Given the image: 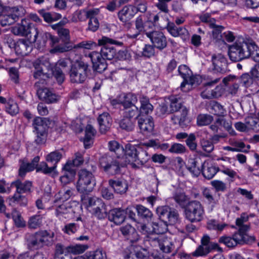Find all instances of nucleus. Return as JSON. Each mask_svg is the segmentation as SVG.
<instances>
[{
  "label": "nucleus",
  "instance_id": "obj_3",
  "mask_svg": "<svg viewBox=\"0 0 259 259\" xmlns=\"http://www.w3.org/2000/svg\"><path fill=\"white\" fill-rule=\"evenodd\" d=\"M146 241L153 247H159L163 253L167 254H160L159 259H170L168 254L176 249L175 240L164 234H148L146 236Z\"/></svg>",
  "mask_w": 259,
  "mask_h": 259
},
{
  "label": "nucleus",
  "instance_id": "obj_22",
  "mask_svg": "<svg viewBox=\"0 0 259 259\" xmlns=\"http://www.w3.org/2000/svg\"><path fill=\"white\" fill-rule=\"evenodd\" d=\"M97 120L102 133L107 132L110 128L112 123V117L107 112H103L99 114Z\"/></svg>",
  "mask_w": 259,
  "mask_h": 259
},
{
  "label": "nucleus",
  "instance_id": "obj_27",
  "mask_svg": "<svg viewBox=\"0 0 259 259\" xmlns=\"http://www.w3.org/2000/svg\"><path fill=\"white\" fill-rule=\"evenodd\" d=\"M39 159V156H36L33 158L31 162H23L20 167L19 175L23 178L26 172L31 171L35 169L36 170V167Z\"/></svg>",
  "mask_w": 259,
  "mask_h": 259
},
{
  "label": "nucleus",
  "instance_id": "obj_33",
  "mask_svg": "<svg viewBox=\"0 0 259 259\" xmlns=\"http://www.w3.org/2000/svg\"><path fill=\"white\" fill-rule=\"evenodd\" d=\"M248 220V216L245 213H242L240 218L236 220V225L239 227L238 231L237 232L242 236H248L246 232L249 230L250 226L247 224H244Z\"/></svg>",
  "mask_w": 259,
  "mask_h": 259
},
{
  "label": "nucleus",
  "instance_id": "obj_56",
  "mask_svg": "<svg viewBox=\"0 0 259 259\" xmlns=\"http://www.w3.org/2000/svg\"><path fill=\"white\" fill-rule=\"evenodd\" d=\"M246 124L248 129L252 130L255 132L259 131V119L253 117H248L246 118Z\"/></svg>",
  "mask_w": 259,
  "mask_h": 259
},
{
  "label": "nucleus",
  "instance_id": "obj_24",
  "mask_svg": "<svg viewBox=\"0 0 259 259\" xmlns=\"http://www.w3.org/2000/svg\"><path fill=\"white\" fill-rule=\"evenodd\" d=\"M15 50L19 55L26 56L31 51L32 45L28 40L19 39L15 44Z\"/></svg>",
  "mask_w": 259,
  "mask_h": 259
},
{
  "label": "nucleus",
  "instance_id": "obj_46",
  "mask_svg": "<svg viewBox=\"0 0 259 259\" xmlns=\"http://www.w3.org/2000/svg\"><path fill=\"white\" fill-rule=\"evenodd\" d=\"M63 157L62 153L61 151L57 150L48 154L46 157V160L53 163V165H56Z\"/></svg>",
  "mask_w": 259,
  "mask_h": 259
},
{
  "label": "nucleus",
  "instance_id": "obj_39",
  "mask_svg": "<svg viewBox=\"0 0 259 259\" xmlns=\"http://www.w3.org/2000/svg\"><path fill=\"white\" fill-rule=\"evenodd\" d=\"M220 80V78H217L204 84L203 91L201 93V96L202 98H212V94L213 93V89H212V87L216 84Z\"/></svg>",
  "mask_w": 259,
  "mask_h": 259
},
{
  "label": "nucleus",
  "instance_id": "obj_21",
  "mask_svg": "<svg viewBox=\"0 0 259 259\" xmlns=\"http://www.w3.org/2000/svg\"><path fill=\"white\" fill-rule=\"evenodd\" d=\"M211 61L213 70L217 72L225 73L228 70L227 61L222 55H214L212 56Z\"/></svg>",
  "mask_w": 259,
  "mask_h": 259
},
{
  "label": "nucleus",
  "instance_id": "obj_23",
  "mask_svg": "<svg viewBox=\"0 0 259 259\" xmlns=\"http://www.w3.org/2000/svg\"><path fill=\"white\" fill-rule=\"evenodd\" d=\"M37 94L40 100L48 104L55 103L58 100V96L48 88L39 89Z\"/></svg>",
  "mask_w": 259,
  "mask_h": 259
},
{
  "label": "nucleus",
  "instance_id": "obj_19",
  "mask_svg": "<svg viewBox=\"0 0 259 259\" xmlns=\"http://www.w3.org/2000/svg\"><path fill=\"white\" fill-rule=\"evenodd\" d=\"M135 9L132 8V5L124 6L117 14L119 20L127 27L131 26L130 21L135 15Z\"/></svg>",
  "mask_w": 259,
  "mask_h": 259
},
{
  "label": "nucleus",
  "instance_id": "obj_11",
  "mask_svg": "<svg viewBox=\"0 0 259 259\" xmlns=\"http://www.w3.org/2000/svg\"><path fill=\"white\" fill-rule=\"evenodd\" d=\"M25 13V10L21 6L14 7L10 9L7 14L0 18V24L2 26L10 25L17 22L20 17Z\"/></svg>",
  "mask_w": 259,
  "mask_h": 259
},
{
  "label": "nucleus",
  "instance_id": "obj_25",
  "mask_svg": "<svg viewBox=\"0 0 259 259\" xmlns=\"http://www.w3.org/2000/svg\"><path fill=\"white\" fill-rule=\"evenodd\" d=\"M166 29L174 37L180 36L183 39H186L189 36V32L185 27H177L174 23H168Z\"/></svg>",
  "mask_w": 259,
  "mask_h": 259
},
{
  "label": "nucleus",
  "instance_id": "obj_52",
  "mask_svg": "<svg viewBox=\"0 0 259 259\" xmlns=\"http://www.w3.org/2000/svg\"><path fill=\"white\" fill-rule=\"evenodd\" d=\"M137 153L136 162L138 163L143 165L146 163L150 158V156L148 154V152L140 147H138Z\"/></svg>",
  "mask_w": 259,
  "mask_h": 259
},
{
  "label": "nucleus",
  "instance_id": "obj_60",
  "mask_svg": "<svg viewBox=\"0 0 259 259\" xmlns=\"http://www.w3.org/2000/svg\"><path fill=\"white\" fill-rule=\"evenodd\" d=\"M88 247L87 245L76 244L68 246L67 250L69 252L76 254L83 253Z\"/></svg>",
  "mask_w": 259,
  "mask_h": 259
},
{
  "label": "nucleus",
  "instance_id": "obj_45",
  "mask_svg": "<svg viewBox=\"0 0 259 259\" xmlns=\"http://www.w3.org/2000/svg\"><path fill=\"white\" fill-rule=\"evenodd\" d=\"M81 201L82 204L88 208H94L95 207H97V203H102L103 201L97 197H87L85 198V196H81Z\"/></svg>",
  "mask_w": 259,
  "mask_h": 259
},
{
  "label": "nucleus",
  "instance_id": "obj_14",
  "mask_svg": "<svg viewBox=\"0 0 259 259\" xmlns=\"http://www.w3.org/2000/svg\"><path fill=\"white\" fill-rule=\"evenodd\" d=\"M137 109L124 111L123 118L119 122L120 127L125 131H132L135 127L136 120L138 117Z\"/></svg>",
  "mask_w": 259,
  "mask_h": 259
},
{
  "label": "nucleus",
  "instance_id": "obj_15",
  "mask_svg": "<svg viewBox=\"0 0 259 259\" xmlns=\"http://www.w3.org/2000/svg\"><path fill=\"white\" fill-rule=\"evenodd\" d=\"M246 48V46L242 45V42L233 45L229 50L228 55L230 59L234 62H237L248 58L249 54L244 50Z\"/></svg>",
  "mask_w": 259,
  "mask_h": 259
},
{
  "label": "nucleus",
  "instance_id": "obj_7",
  "mask_svg": "<svg viewBox=\"0 0 259 259\" xmlns=\"http://www.w3.org/2000/svg\"><path fill=\"white\" fill-rule=\"evenodd\" d=\"M55 234L47 230L38 231L31 236L29 245L35 248H42L45 246H50L54 243Z\"/></svg>",
  "mask_w": 259,
  "mask_h": 259
},
{
  "label": "nucleus",
  "instance_id": "obj_1",
  "mask_svg": "<svg viewBox=\"0 0 259 259\" xmlns=\"http://www.w3.org/2000/svg\"><path fill=\"white\" fill-rule=\"evenodd\" d=\"M98 44L100 46H103L100 52H93L89 54V56L92 60L94 69L101 73L107 68L106 60H112L116 54V50L113 47H108L107 45H114L121 47L123 44L121 41L106 36H103L99 39Z\"/></svg>",
  "mask_w": 259,
  "mask_h": 259
},
{
  "label": "nucleus",
  "instance_id": "obj_50",
  "mask_svg": "<svg viewBox=\"0 0 259 259\" xmlns=\"http://www.w3.org/2000/svg\"><path fill=\"white\" fill-rule=\"evenodd\" d=\"M72 195L73 192L71 190L62 189L55 195L56 202L59 201L61 202L67 201Z\"/></svg>",
  "mask_w": 259,
  "mask_h": 259
},
{
  "label": "nucleus",
  "instance_id": "obj_9",
  "mask_svg": "<svg viewBox=\"0 0 259 259\" xmlns=\"http://www.w3.org/2000/svg\"><path fill=\"white\" fill-rule=\"evenodd\" d=\"M255 241L253 236H242L237 232L232 236H223L219 238V242L223 243L228 247H233L238 244L250 243Z\"/></svg>",
  "mask_w": 259,
  "mask_h": 259
},
{
  "label": "nucleus",
  "instance_id": "obj_28",
  "mask_svg": "<svg viewBox=\"0 0 259 259\" xmlns=\"http://www.w3.org/2000/svg\"><path fill=\"white\" fill-rule=\"evenodd\" d=\"M125 219V212L121 208H114L109 211L108 219L116 225L122 224Z\"/></svg>",
  "mask_w": 259,
  "mask_h": 259
},
{
  "label": "nucleus",
  "instance_id": "obj_41",
  "mask_svg": "<svg viewBox=\"0 0 259 259\" xmlns=\"http://www.w3.org/2000/svg\"><path fill=\"white\" fill-rule=\"evenodd\" d=\"M138 150V147L136 148L134 145L130 144L125 145L123 152L126 158L128 159L129 162L136 161Z\"/></svg>",
  "mask_w": 259,
  "mask_h": 259
},
{
  "label": "nucleus",
  "instance_id": "obj_35",
  "mask_svg": "<svg viewBox=\"0 0 259 259\" xmlns=\"http://www.w3.org/2000/svg\"><path fill=\"white\" fill-rule=\"evenodd\" d=\"M49 41H50V45L53 47V49L51 51V53H64L71 50L72 48L71 46L66 45H58L59 39L52 34Z\"/></svg>",
  "mask_w": 259,
  "mask_h": 259
},
{
  "label": "nucleus",
  "instance_id": "obj_51",
  "mask_svg": "<svg viewBox=\"0 0 259 259\" xmlns=\"http://www.w3.org/2000/svg\"><path fill=\"white\" fill-rule=\"evenodd\" d=\"M136 210L138 215L142 219L148 220L151 219L153 216L152 212L148 208L142 205H137L136 206Z\"/></svg>",
  "mask_w": 259,
  "mask_h": 259
},
{
  "label": "nucleus",
  "instance_id": "obj_17",
  "mask_svg": "<svg viewBox=\"0 0 259 259\" xmlns=\"http://www.w3.org/2000/svg\"><path fill=\"white\" fill-rule=\"evenodd\" d=\"M119 101L123 107L124 111L136 109L137 113H139V108L135 105L138 102V98L135 94L129 93L121 95Z\"/></svg>",
  "mask_w": 259,
  "mask_h": 259
},
{
  "label": "nucleus",
  "instance_id": "obj_59",
  "mask_svg": "<svg viewBox=\"0 0 259 259\" xmlns=\"http://www.w3.org/2000/svg\"><path fill=\"white\" fill-rule=\"evenodd\" d=\"M33 126L35 129V132L38 131H47V125L44 119L39 117L35 118L33 122Z\"/></svg>",
  "mask_w": 259,
  "mask_h": 259
},
{
  "label": "nucleus",
  "instance_id": "obj_34",
  "mask_svg": "<svg viewBox=\"0 0 259 259\" xmlns=\"http://www.w3.org/2000/svg\"><path fill=\"white\" fill-rule=\"evenodd\" d=\"M204 164V162L202 161L199 162L197 160L192 158L188 160L187 167L194 176L197 177L202 172Z\"/></svg>",
  "mask_w": 259,
  "mask_h": 259
},
{
  "label": "nucleus",
  "instance_id": "obj_29",
  "mask_svg": "<svg viewBox=\"0 0 259 259\" xmlns=\"http://www.w3.org/2000/svg\"><path fill=\"white\" fill-rule=\"evenodd\" d=\"M7 201L10 205H18L20 206H26L28 203L27 198L22 193L16 191L13 196L7 198Z\"/></svg>",
  "mask_w": 259,
  "mask_h": 259
},
{
  "label": "nucleus",
  "instance_id": "obj_13",
  "mask_svg": "<svg viewBox=\"0 0 259 259\" xmlns=\"http://www.w3.org/2000/svg\"><path fill=\"white\" fill-rule=\"evenodd\" d=\"M218 171H221L231 178H234L237 176L236 171L227 167L224 164H220V167H218L210 166L205 169L203 167L201 172L205 178L211 179L214 176Z\"/></svg>",
  "mask_w": 259,
  "mask_h": 259
},
{
  "label": "nucleus",
  "instance_id": "obj_36",
  "mask_svg": "<svg viewBox=\"0 0 259 259\" xmlns=\"http://www.w3.org/2000/svg\"><path fill=\"white\" fill-rule=\"evenodd\" d=\"M12 187H15L17 191L21 193H30L32 187V182L29 181L22 182L20 180H17L11 183Z\"/></svg>",
  "mask_w": 259,
  "mask_h": 259
},
{
  "label": "nucleus",
  "instance_id": "obj_38",
  "mask_svg": "<svg viewBox=\"0 0 259 259\" xmlns=\"http://www.w3.org/2000/svg\"><path fill=\"white\" fill-rule=\"evenodd\" d=\"M96 133V130L91 124H88L85 129V136L83 142L85 149L89 148L93 144V139Z\"/></svg>",
  "mask_w": 259,
  "mask_h": 259
},
{
  "label": "nucleus",
  "instance_id": "obj_37",
  "mask_svg": "<svg viewBox=\"0 0 259 259\" xmlns=\"http://www.w3.org/2000/svg\"><path fill=\"white\" fill-rule=\"evenodd\" d=\"M36 172H41L45 175L51 176L52 177L58 175V172L56 170V165L49 166L48 164L45 161L37 163Z\"/></svg>",
  "mask_w": 259,
  "mask_h": 259
},
{
  "label": "nucleus",
  "instance_id": "obj_6",
  "mask_svg": "<svg viewBox=\"0 0 259 259\" xmlns=\"http://www.w3.org/2000/svg\"><path fill=\"white\" fill-rule=\"evenodd\" d=\"M204 214L203 205L200 202L197 200L189 202L185 209V217L191 223L201 221L204 218Z\"/></svg>",
  "mask_w": 259,
  "mask_h": 259
},
{
  "label": "nucleus",
  "instance_id": "obj_54",
  "mask_svg": "<svg viewBox=\"0 0 259 259\" xmlns=\"http://www.w3.org/2000/svg\"><path fill=\"white\" fill-rule=\"evenodd\" d=\"M11 215L16 227H24L25 226V221L22 217L21 213L19 211L15 209H13Z\"/></svg>",
  "mask_w": 259,
  "mask_h": 259
},
{
  "label": "nucleus",
  "instance_id": "obj_12",
  "mask_svg": "<svg viewBox=\"0 0 259 259\" xmlns=\"http://www.w3.org/2000/svg\"><path fill=\"white\" fill-rule=\"evenodd\" d=\"M218 247V244L210 241V237L207 235H204L201 239V245L192 252L194 257L206 255L210 251Z\"/></svg>",
  "mask_w": 259,
  "mask_h": 259
},
{
  "label": "nucleus",
  "instance_id": "obj_61",
  "mask_svg": "<svg viewBox=\"0 0 259 259\" xmlns=\"http://www.w3.org/2000/svg\"><path fill=\"white\" fill-rule=\"evenodd\" d=\"M213 30L212 31V37L217 41L223 39L222 32L224 27L221 25H217L215 23L210 27Z\"/></svg>",
  "mask_w": 259,
  "mask_h": 259
},
{
  "label": "nucleus",
  "instance_id": "obj_48",
  "mask_svg": "<svg viewBox=\"0 0 259 259\" xmlns=\"http://www.w3.org/2000/svg\"><path fill=\"white\" fill-rule=\"evenodd\" d=\"M98 206L93 208V214L99 219L104 218L107 215L106 205L104 202L97 203Z\"/></svg>",
  "mask_w": 259,
  "mask_h": 259
},
{
  "label": "nucleus",
  "instance_id": "obj_40",
  "mask_svg": "<svg viewBox=\"0 0 259 259\" xmlns=\"http://www.w3.org/2000/svg\"><path fill=\"white\" fill-rule=\"evenodd\" d=\"M207 109L210 113L219 116H224L226 112L223 106L214 101L209 102L207 106Z\"/></svg>",
  "mask_w": 259,
  "mask_h": 259
},
{
  "label": "nucleus",
  "instance_id": "obj_31",
  "mask_svg": "<svg viewBox=\"0 0 259 259\" xmlns=\"http://www.w3.org/2000/svg\"><path fill=\"white\" fill-rule=\"evenodd\" d=\"M200 77L198 75H190L188 78L184 80L181 84V89L184 92H187L191 90L193 85H197L200 81Z\"/></svg>",
  "mask_w": 259,
  "mask_h": 259
},
{
  "label": "nucleus",
  "instance_id": "obj_18",
  "mask_svg": "<svg viewBox=\"0 0 259 259\" xmlns=\"http://www.w3.org/2000/svg\"><path fill=\"white\" fill-rule=\"evenodd\" d=\"M147 17H149V15H147L146 13L141 14L137 17L135 20V27L138 32L133 35H128L129 37L136 38L142 32L146 35L147 32H149L150 29L148 27L149 24L146 23Z\"/></svg>",
  "mask_w": 259,
  "mask_h": 259
},
{
  "label": "nucleus",
  "instance_id": "obj_63",
  "mask_svg": "<svg viewBox=\"0 0 259 259\" xmlns=\"http://www.w3.org/2000/svg\"><path fill=\"white\" fill-rule=\"evenodd\" d=\"M159 13L156 15H153L150 12H147V15H149V17H147L146 23L149 24L148 27L151 29L153 26L158 25V21L159 19Z\"/></svg>",
  "mask_w": 259,
  "mask_h": 259
},
{
  "label": "nucleus",
  "instance_id": "obj_32",
  "mask_svg": "<svg viewBox=\"0 0 259 259\" xmlns=\"http://www.w3.org/2000/svg\"><path fill=\"white\" fill-rule=\"evenodd\" d=\"M109 184L117 193L124 194L128 189L127 182L124 180L111 179L109 181Z\"/></svg>",
  "mask_w": 259,
  "mask_h": 259
},
{
  "label": "nucleus",
  "instance_id": "obj_2",
  "mask_svg": "<svg viewBox=\"0 0 259 259\" xmlns=\"http://www.w3.org/2000/svg\"><path fill=\"white\" fill-rule=\"evenodd\" d=\"M156 211L161 221L152 223L154 233L151 234H164L168 230V224L172 225L177 222L179 214L177 210L168 206L159 207Z\"/></svg>",
  "mask_w": 259,
  "mask_h": 259
},
{
  "label": "nucleus",
  "instance_id": "obj_10",
  "mask_svg": "<svg viewBox=\"0 0 259 259\" xmlns=\"http://www.w3.org/2000/svg\"><path fill=\"white\" fill-rule=\"evenodd\" d=\"M99 163L101 167L108 174L114 175L120 172L121 167L119 162L108 153L100 158Z\"/></svg>",
  "mask_w": 259,
  "mask_h": 259
},
{
  "label": "nucleus",
  "instance_id": "obj_44",
  "mask_svg": "<svg viewBox=\"0 0 259 259\" xmlns=\"http://www.w3.org/2000/svg\"><path fill=\"white\" fill-rule=\"evenodd\" d=\"M141 106L139 112L140 113L148 114L151 113L153 110V106L150 103L149 99L148 97L142 96L140 98Z\"/></svg>",
  "mask_w": 259,
  "mask_h": 259
},
{
  "label": "nucleus",
  "instance_id": "obj_16",
  "mask_svg": "<svg viewBox=\"0 0 259 259\" xmlns=\"http://www.w3.org/2000/svg\"><path fill=\"white\" fill-rule=\"evenodd\" d=\"M153 45L157 49L162 50L167 46V40L164 33L159 30L149 31L146 33Z\"/></svg>",
  "mask_w": 259,
  "mask_h": 259
},
{
  "label": "nucleus",
  "instance_id": "obj_58",
  "mask_svg": "<svg viewBox=\"0 0 259 259\" xmlns=\"http://www.w3.org/2000/svg\"><path fill=\"white\" fill-rule=\"evenodd\" d=\"M170 105L169 109L171 113L177 112L180 109H182L184 107L180 100L174 96H171L169 98Z\"/></svg>",
  "mask_w": 259,
  "mask_h": 259
},
{
  "label": "nucleus",
  "instance_id": "obj_64",
  "mask_svg": "<svg viewBox=\"0 0 259 259\" xmlns=\"http://www.w3.org/2000/svg\"><path fill=\"white\" fill-rule=\"evenodd\" d=\"M213 118L211 115L207 114H200L198 116L197 122L199 126H204L209 124L212 121Z\"/></svg>",
  "mask_w": 259,
  "mask_h": 259
},
{
  "label": "nucleus",
  "instance_id": "obj_42",
  "mask_svg": "<svg viewBox=\"0 0 259 259\" xmlns=\"http://www.w3.org/2000/svg\"><path fill=\"white\" fill-rule=\"evenodd\" d=\"M63 23L61 22L56 24L53 28L56 29L57 33L62 41L67 44L70 41V32L68 29L62 27Z\"/></svg>",
  "mask_w": 259,
  "mask_h": 259
},
{
  "label": "nucleus",
  "instance_id": "obj_43",
  "mask_svg": "<svg viewBox=\"0 0 259 259\" xmlns=\"http://www.w3.org/2000/svg\"><path fill=\"white\" fill-rule=\"evenodd\" d=\"M175 202L182 208H186L189 203V198L186 194L181 191L176 192L172 196Z\"/></svg>",
  "mask_w": 259,
  "mask_h": 259
},
{
  "label": "nucleus",
  "instance_id": "obj_5",
  "mask_svg": "<svg viewBox=\"0 0 259 259\" xmlns=\"http://www.w3.org/2000/svg\"><path fill=\"white\" fill-rule=\"evenodd\" d=\"M90 70L89 65L82 61H77L71 65L68 72L72 83H82L87 79Z\"/></svg>",
  "mask_w": 259,
  "mask_h": 259
},
{
  "label": "nucleus",
  "instance_id": "obj_49",
  "mask_svg": "<svg viewBox=\"0 0 259 259\" xmlns=\"http://www.w3.org/2000/svg\"><path fill=\"white\" fill-rule=\"evenodd\" d=\"M134 5H132V8L135 9V13L136 14L140 12L142 14H146L147 10V3L144 0H134Z\"/></svg>",
  "mask_w": 259,
  "mask_h": 259
},
{
  "label": "nucleus",
  "instance_id": "obj_4",
  "mask_svg": "<svg viewBox=\"0 0 259 259\" xmlns=\"http://www.w3.org/2000/svg\"><path fill=\"white\" fill-rule=\"evenodd\" d=\"M96 179L93 173L86 169H81L78 172L76 184L77 191L83 195L91 192L96 186Z\"/></svg>",
  "mask_w": 259,
  "mask_h": 259
},
{
  "label": "nucleus",
  "instance_id": "obj_53",
  "mask_svg": "<svg viewBox=\"0 0 259 259\" xmlns=\"http://www.w3.org/2000/svg\"><path fill=\"white\" fill-rule=\"evenodd\" d=\"M227 226L225 223H219L214 220H211L207 223V228L209 230H215L218 232H222Z\"/></svg>",
  "mask_w": 259,
  "mask_h": 259
},
{
  "label": "nucleus",
  "instance_id": "obj_30",
  "mask_svg": "<svg viewBox=\"0 0 259 259\" xmlns=\"http://www.w3.org/2000/svg\"><path fill=\"white\" fill-rule=\"evenodd\" d=\"M188 110L186 107L182 108L180 114L173 115L171 117V120L174 124H179L180 126L184 127L187 125Z\"/></svg>",
  "mask_w": 259,
  "mask_h": 259
},
{
  "label": "nucleus",
  "instance_id": "obj_20",
  "mask_svg": "<svg viewBox=\"0 0 259 259\" xmlns=\"http://www.w3.org/2000/svg\"><path fill=\"white\" fill-rule=\"evenodd\" d=\"M138 124L141 132L145 135L151 134L154 127V122L152 117H138Z\"/></svg>",
  "mask_w": 259,
  "mask_h": 259
},
{
  "label": "nucleus",
  "instance_id": "obj_55",
  "mask_svg": "<svg viewBox=\"0 0 259 259\" xmlns=\"http://www.w3.org/2000/svg\"><path fill=\"white\" fill-rule=\"evenodd\" d=\"M109 148L110 151L114 152L117 157L119 158L124 151V148L116 141H110L108 143Z\"/></svg>",
  "mask_w": 259,
  "mask_h": 259
},
{
  "label": "nucleus",
  "instance_id": "obj_57",
  "mask_svg": "<svg viewBox=\"0 0 259 259\" xmlns=\"http://www.w3.org/2000/svg\"><path fill=\"white\" fill-rule=\"evenodd\" d=\"M6 109L7 112L12 115H16L19 111L17 104L11 98L8 100L7 104L6 105Z\"/></svg>",
  "mask_w": 259,
  "mask_h": 259
},
{
  "label": "nucleus",
  "instance_id": "obj_62",
  "mask_svg": "<svg viewBox=\"0 0 259 259\" xmlns=\"http://www.w3.org/2000/svg\"><path fill=\"white\" fill-rule=\"evenodd\" d=\"M79 228V225L76 223H69L65 225L63 231L68 235L76 233Z\"/></svg>",
  "mask_w": 259,
  "mask_h": 259
},
{
  "label": "nucleus",
  "instance_id": "obj_26",
  "mask_svg": "<svg viewBox=\"0 0 259 259\" xmlns=\"http://www.w3.org/2000/svg\"><path fill=\"white\" fill-rule=\"evenodd\" d=\"M120 231L124 238L131 243L136 242L139 239V236L136 229L130 225L121 227Z\"/></svg>",
  "mask_w": 259,
  "mask_h": 259
},
{
  "label": "nucleus",
  "instance_id": "obj_8",
  "mask_svg": "<svg viewBox=\"0 0 259 259\" xmlns=\"http://www.w3.org/2000/svg\"><path fill=\"white\" fill-rule=\"evenodd\" d=\"M11 31L16 35L28 36L30 34V38L33 42L36 41L38 35L37 28L33 27L32 24L26 19L22 20L21 25L12 27Z\"/></svg>",
  "mask_w": 259,
  "mask_h": 259
},
{
  "label": "nucleus",
  "instance_id": "obj_47",
  "mask_svg": "<svg viewBox=\"0 0 259 259\" xmlns=\"http://www.w3.org/2000/svg\"><path fill=\"white\" fill-rule=\"evenodd\" d=\"M42 217L40 214H35L29 218L27 225L31 229H36L42 225Z\"/></svg>",
  "mask_w": 259,
  "mask_h": 259
}]
</instances>
